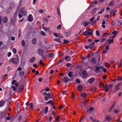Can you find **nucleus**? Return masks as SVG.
<instances>
[{"label": "nucleus", "mask_w": 122, "mask_h": 122, "mask_svg": "<svg viewBox=\"0 0 122 122\" xmlns=\"http://www.w3.org/2000/svg\"><path fill=\"white\" fill-rule=\"evenodd\" d=\"M16 58H13L9 60V63L12 62L13 64H18L19 63V59L18 55H16Z\"/></svg>", "instance_id": "1"}, {"label": "nucleus", "mask_w": 122, "mask_h": 122, "mask_svg": "<svg viewBox=\"0 0 122 122\" xmlns=\"http://www.w3.org/2000/svg\"><path fill=\"white\" fill-rule=\"evenodd\" d=\"M92 34V31H91V29H89L84 32V35L85 36H91Z\"/></svg>", "instance_id": "2"}, {"label": "nucleus", "mask_w": 122, "mask_h": 122, "mask_svg": "<svg viewBox=\"0 0 122 122\" xmlns=\"http://www.w3.org/2000/svg\"><path fill=\"white\" fill-rule=\"evenodd\" d=\"M121 85V83H118L115 87V90L114 92H116L118 90L120 89L119 86Z\"/></svg>", "instance_id": "3"}, {"label": "nucleus", "mask_w": 122, "mask_h": 122, "mask_svg": "<svg viewBox=\"0 0 122 122\" xmlns=\"http://www.w3.org/2000/svg\"><path fill=\"white\" fill-rule=\"evenodd\" d=\"M28 20L29 21L32 22L33 21V19L32 15L31 14L29 15L28 16Z\"/></svg>", "instance_id": "4"}, {"label": "nucleus", "mask_w": 122, "mask_h": 122, "mask_svg": "<svg viewBox=\"0 0 122 122\" xmlns=\"http://www.w3.org/2000/svg\"><path fill=\"white\" fill-rule=\"evenodd\" d=\"M53 34L54 36H56V37H58L60 38H62L63 37L59 33H54Z\"/></svg>", "instance_id": "5"}, {"label": "nucleus", "mask_w": 122, "mask_h": 122, "mask_svg": "<svg viewBox=\"0 0 122 122\" xmlns=\"http://www.w3.org/2000/svg\"><path fill=\"white\" fill-rule=\"evenodd\" d=\"M107 41H108L109 44H110L111 43H113V39L111 38H109L107 40Z\"/></svg>", "instance_id": "6"}, {"label": "nucleus", "mask_w": 122, "mask_h": 122, "mask_svg": "<svg viewBox=\"0 0 122 122\" xmlns=\"http://www.w3.org/2000/svg\"><path fill=\"white\" fill-rule=\"evenodd\" d=\"M12 84L13 85H14L16 87H17L18 85V83L16 82V81L15 80H13L12 81Z\"/></svg>", "instance_id": "7"}, {"label": "nucleus", "mask_w": 122, "mask_h": 122, "mask_svg": "<svg viewBox=\"0 0 122 122\" xmlns=\"http://www.w3.org/2000/svg\"><path fill=\"white\" fill-rule=\"evenodd\" d=\"M90 22H87L86 21H84L82 23L84 26H86L88 25V24L90 23Z\"/></svg>", "instance_id": "8"}, {"label": "nucleus", "mask_w": 122, "mask_h": 122, "mask_svg": "<svg viewBox=\"0 0 122 122\" xmlns=\"http://www.w3.org/2000/svg\"><path fill=\"white\" fill-rule=\"evenodd\" d=\"M38 53L40 55H42L43 54V51L41 49H40L38 50Z\"/></svg>", "instance_id": "9"}, {"label": "nucleus", "mask_w": 122, "mask_h": 122, "mask_svg": "<svg viewBox=\"0 0 122 122\" xmlns=\"http://www.w3.org/2000/svg\"><path fill=\"white\" fill-rule=\"evenodd\" d=\"M94 45V42H92L91 44L89 45V49H92V48L93 47Z\"/></svg>", "instance_id": "10"}, {"label": "nucleus", "mask_w": 122, "mask_h": 122, "mask_svg": "<svg viewBox=\"0 0 122 122\" xmlns=\"http://www.w3.org/2000/svg\"><path fill=\"white\" fill-rule=\"evenodd\" d=\"M83 88V86L81 85H79L77 87V89L79 91H81Z\"/></svg>", "instance_id": "11"}, {"label": "nucleus", "mask_w": 122, "mask_h": 122, "mask_svg": "<svg viewBox=\"0 0 122 122\" xmlns=\"http://www.w3.org/2000/svg\"><path fill=\"white\" fill-rule=\"evenodd\" d=\"M16 88L14 86H12L10 90V92L11 93V91L12 90H13L14 91H15L16 90Z\"/></svg>", "instance_id": "12"}, {"label": "nucleus", "mask_w": 122, "mask_h": 122, "mask_svg": "<svg viewBox=\"0 0 122 122\" xmlns=\"http://www.w3.org/2000/svg\"><path fill=\"white\" fill-rule=\"evenodd\" d=\"M81 95L83 97H85L87 96V94L83 92L81 93Z\"/></svg>", "instance_id": "13"}, {"label": "nucleus", "mask_w": 122, "mask_h": 122, "mask_svg": "<svg viewBox=\"0 0 122 122\" xmlns=\"http://www.w3.org/2000/svg\"><path fill=\"white\" fill-rule=\"evenodd\" d=\"M111 118L110 115L107 116L106 117V119L107 121H110L111 119Z\"/></svg>", "instance_id": "14"}, {"label": "nucleus", "mask_w": 122, "mask_h": 122, "mask_svg": "<svg viewBox=\"0 0 122 122\" xmlns=\"http://www.w3.org/2000/svg\"><path fill=\"white\" fill-rule=\"evenodd\" d=\"M71 59V57L70 56H66L65 58V59L67 61H69Z\"/></svg>", "instance_id": "15"}, {"label": "nucleus", "mask_w": 122, "mask_h": 122, "mask_svg": "<svg viewBox=\"0 0 122 122\" xmlns=\"http://www.w3.org/2000/svg\"><path fill=\"white\" fill-rule=\"evenodd\" d=\"M114 0H112L110 1L108 4V5L109 6L113 5Z\"/></svg>", "instance_id": "16"}, {"label": "nucleus", "mask_w": 122, "mask_h": 122, "mask_svg": "<svg viewBox=\"0 0 122 122\" xmlns=\"http://www.w3.org/2000/svg\"><path fill=\"white\" fill-rule=\"evenodd\" d=\"M3 21L4 23L7 22V18L6 17H5L3 19Z\"/></svg>", "instance_id": "17"}, {"label": "nucleus", "mask_w": 122, "mask_h": 122, "mask_svg": "<svg viewBox=\"0 0 122 122\" xmlns=\"http://www.w3.org/2000/svg\"><path fill=\"white\" fill-rule=\"evenodd\" d=\"M5 103V102L4 101H2L0 102V107L3 106Z\"/></svg>", "instance_id": "18"}, {"label": "nucleus", "mask_w": 122, "mask_h": 122, "mask_svg": "<svg viewBox=\"0 0 122 122\" xmlns=\"http://www.w3.org/2000/svg\"><path fill=\"white\" fill-rule=\"evenodd\" d=\"M92 62L94 63H96V59L95 57L93 58L91 60Z\"/></svg>", "instance_id": "19"}, {"label": "nucleus", "mask_w": 122, "mask_h": 122, "mask_svg": "<svg viewBox=\"0 0 122 122\" xmlns=\"http://www.w3.org/2000/svg\"><path fill=\"white\" fill-rule=\"evenodd\" d=\"M20 13L22 14L23 16H26L27 14V12L26 10L24 11L23 12Z\"/></svg>", "instance_id": "20"}, {"label": "nucleus", "mask_w": 122, "mask_h": 122, "mask_svg": "<svg viewBox=\"0 0 122 122\" xmlns=\"http://www.w3.org/2000/svg\"><path fill=\"white\" fill-rule=\"evenodd\" d=\"M36 42V38H34L32 41V43L33 44H35Z\"/></svg>", "instance_id": "21"}, {"label": "nucleus", "mask_w": 122, "mask_h": 122, "mask_svg": "<svg viewBox=\"0 0 122 122\" xmlns=\"http://www.w3.org/2000/svg\"><path fill=\"white\" fill-rule=\"evenodd\" d=\"M94 79L93 78H91L88 80V81L90 83H92L94 82Z\"/></svg>", "instance_id": "22"}, {"label": "nucleus", "mask_w": 122, "mask_h": 122, "mask_svg": "<svg viewBox=\"0 0 122 122\" xmlns=\"http://www.w3.org/2000/svg\"><path fill=\"white\" fill-rule=\"evenodd\" d=\"M35 59V57H33L30 59L29 61L30 62L32 63L34 61Z\"/></svg>", "instance_id": "23"}, {"label": "nucleus", "mask_w": 122, "mask_h": 122, "mask_svg": "<svg viewBox=\"0 0 122 122\" xmlns=\"http://www.w3.org/2000/svg\"><path fill=\"white\" fill-rule=\"evenodd\" d=\"M24 89V86H21L19 89V92H21Z\"/></svg>", "instance_id": "24"}, {"label": "nucleus", "mask_w": 122, "mask_h": 122, "mask_svg": "<svg viewBox=\"0 0 122 122\" xmlns=\"http://www.w3.org/2000/svg\"><path fill=\"white\" fill-rule=\"evenodd\" d=\"M69 80V78L66 77H65L64 78V81L65 82H67Z\"/></svg>", "instance_id": "25"}, {"label": "nucleus", "mask_w": 122, "mask_h": 122, "mask_svg": "<svg viewBox=\"0 0 122 122\" xmlns=\"http://www.w3.org/2000/svg\"><path fill=\"white\" fill-rule=\"evenodd\" d=\"M12 10V8L10 7L8 8L7 10V14H9V13L10 11Z\"/></svg>", "instance_id": "26"}, {"label": "nucleus", "mask_w": 122, "mask_h": 122, "mask_svg": "<svg viewBox=\"0 0 122 122\" xmlns=\"http://www.w3.org/2000/svg\"><path fill=\"white\" fill-rule=\"evenodd\" d=\"M42 27L43 29L46 31H48V30H49V28H47L43 26V24H42Z\"/></svg>", "instance_id": "27"}, {"label": "nucleus", "mask_w": 122, "mask_h": 122, "mask_svg": "<svg viewBox=\"0 0 122 122\" xmlns=\"http://www.w3.org/2000/svg\"><path fill=\"white\" fill-rule=\"evenodd\" d=\"M73 76V73L72 72H69L68 73V76L70 77H71Z\"/></svg>", "instance_id": "28"}, {"label": "nucleus", "mask_w": 122, "mask_h": 122, "mask_svg": "<svg viewBox=\"0 0 122 122\" xmlns=\"http://www.w3.org/2000/svg\"><path fill=\"white\" fill-rule=\"evenodd\" d=\"M97 10V9L94 8L91 11V13L92 14L94 13Z\"/></svg>", "instance_id": "29"}, {"label": "nucleus", "mask_w": 122, "mask_h": 122, "mask_svg": "<svg viewBox=\"0 0 122 122\" xmlns=\"http://www.w3.org/2000/svg\"><path fill=\"white\" fill-rule=\"evenodd\" d=\"M46 104H50L52 105H53L54 103L51 100L49 101H48L46 103Z\"/></svg>", "instance_id": "30"}, {"label": "nucleus", "mask_w": 122, "mask_h": 122, "mask_svg": "<svg viewBox=\"0 0 122 122\" xmlns=\"http://www.w3.org/2000/svg\"><path fill=\"white\" fill-rule=\"evenodd\" d=\"M105 10V9L104 8H103L100 11L98 12L99 14H101Z\"/></svg>", "instance_id": "31"}, {"label": "nucleus", "mask_w": 122, "mask_h": 122, "mask_svg": "<svg viewBox=\"0 0 122 122\" xmlns=\"http://www.w3.org/2000/svg\"><path fill=\"white\" fill-rule=\"evenodd\" d=\"M54 54L52 53H51L49 55V56L50 58H51L54 56Z\"/></svg>", "instance_id": "32"}, {"label": "nucleus", "mask_w": 122, "mask_h": 122, "mask_svg": "<svg viewBox=\"0 0 122 122\" xmlns=\"http://www.w3.org/2000/svg\"><path fill=\"white\" fill-rule=\"evenodd\" d=\"M64 60V58H62L60 61H59L58 62L57 64H58L61 63V62H63Z\"/></svg>", "instance_id": "33"}, {"label": "nucleus", "mask_w": 122, "mask_h": 122, "mask_svg": "<svg viewBox=\"0 0 122 122\" xmlns=\"http://www.w3.org/2000/svg\"><path fill=\"white\" fill-rule=\"evenodd\" d=\"M25 8L24 7H22L20 9V13L21 12H23L24 11H25Z\"/></svg>", "instance_id": "34"}, {"label": "nucleus", "mask_w": 122, "mask_h": 122, "mask_svg": "<svg viewBox=\"0 0 122 122\" xmlns=\"http://www.w3.org/2000/svg\"><path fill=\"white\" fill-rule=\"evenodd\" d=\"M105 65L107 67H109L110 66V65L109 63H105Z\"/></svg>", "instance_id": "35"}, {"label": "nucleus", "mask_w": 122, "mask_h": 122, "mask_svg": "<svg viewBox=\"0 0 122 122\" xmlns=\"http://www.w3.org/2000/svg\"><path fill=\"white\" fill-rule=\"evenodd\" d=\"M48 108L47 107H46L45 108V113L46 114L48 111Z\"/></svg>", "instance_id": "36"}, {"label": "nucleus", "mask_w": 122, "mask_h": 122, "mask_svg": "<svg viewBox=\"0 0 122 122\" xmlns=\"http://www.w3.org/2000/svg\"><path fill=\"white\" fill-rule=\"evenodd\" d=\"M12 51L15 54L16 53L17 51L15 48H14L12 49Z\"/></svg>", "instance_id": "37"}, {"label": "nucleus", "mask_w": 122, "mask_h": 122, "mask_svg": "<svg viewBox=\"0 0 122 122\" xmlns=\"http://www.w3.org/2000/svg\"><path fill=\"white\" fill-rule=\"evenodd\" d=\"M106 40V38H103L101 39H100V42H102Z\"/></svg>", "instance_id": "38"}, {"label": "nucleus", "mask_w": 122, "mask_h": 122, "mask_svg": "<svg viewBox=\"0 0 122 122\" xmlns=\"http://www.w3.org/2000/svg\"><path fill=\"white\" fill-rule=\"evenodd\" d=\"M60 116L58 115L56 117V120L57 122H59L60 121Z\"/></svg>", "instance_id": "39"}, {"label": "nucleus", "mask_w": 122, "mask_h": 122, "mask_svg": "<svg viewBox=\"0 0 122 122\" xmlns=\"http://www.w3.org/2000/svg\"><path fill=\"white\" fill-rule=\"evenodd\" d=\"M30 109H31L32 110H33V105L32 103H31L30 105Z\"/></svg>", "instance_id": "40"}, {"label": "nucleus", "mask_w": 122, "mask_h": 122, "mask_svg": "<svg viewBox=\"0 0 122 122\" xmlns=\"http://www.w3.org/2000/svg\"><path fill=\"white\" fill-rule=\"evenodd\" d=\"M41 34L43 36H45L46 35V34L45 32H44L43 31H41Z\"/></svg>", "instance_id": "41"}, {"label": "nucleus", "mask_w": 122, "mask_h": 122, "mask_svg": "<svg viewBox=\"0 0 122 122\" xmlns=\"http://www.w3.org/2000/svg\"><path fill=\"white\" fill-rule=\"evenodd\" d=\"M39 63L41 65H42L43 66H44L45 65V63H43L42 61L41 60L39 62Z\"/></svg>", "instance_id": "42"}, {"label": "nucleus", "mask_w": 122, "mask_h": 122, "mask_svg": "<svg viewBox=\"0 0 122 122\" xmlns=\"http://www.w3.org/2000/svg\"><path fill=\"white\" fill-rule=\"evenodd\" d=\"M45 90H46V92H48L49 91V89L47 87L45 89L43 90H42V92L43 91Z\"/></svg>", "instance_id": "43"}, {"label": "nucleus", "mask_w": 122, "mask_h": 122, "mask_svg": "<svg viewBox=\"0 0 122 122\" xmlns=\"http://www.w3.org/2000/svg\"><path fill=\"white\" fill-rule=\"evenodd\" d=\"M22 118L21 116V115H20L18 117V120L19 121H20L21 120V119Z\"/></svg>", "instance_id": "44"}, {"label": "nucleus", "mask_w": 122, "mask_h": 122, "mask_svg": "<svg viewBox=\"0 0 122 122\" xmlns=\"http://www.w3.org/2000/svg\"><path fill=\"white\" fill-rule=\"evenodd\" d=\"M96 35L97 36H100V33L98 31H96Z\"/></svg>", "instance_id": "45"}, {"label": "nucleus", "mask_w": 122, "mask_h": 122, "mask_svg": "<svg viewBox=\"0 0 122 122\" xmlns=\"http://www.w3.org/2000/svg\"><path fill=\"white\" fill-rule=\"evenodd\" d=\"M115 105V104H113V105H112V106H111L110 107V110H111L114 107Z\"/></svg>", "instance_id": "46"}, {"label": "nucleus", "mask_w": 122, "mask_h": 122, "mask_svg": "<svg viewBox=\"0 0 122 122\" xmlns=\"http://www.w3.org/2000/svg\"><path fill=\"white\" fill-rule=\"evenodd\" d=\"M102 85L104 88H105L107 87V84L106 83L105 84V85H104V84H102Z\"/></svg>", "instance_id": "47"}, {"label": "nucleus", "mask_w": 122, "mask_h": 122, "mask_svg": "<svg viewBox=\"0 0 122 122\" xmlns=\"http://www.w3.org/2000/svg\"><path fill=\"white\" fill-rule=\"evenodd\" d=\"M112 84H109L107 86V87H108V88H111L112 87Z\"/></svg>", "instance_id": "48"}, {"label": "nucleus", "mask_w": 122, "mask_h": 122, "mask_svg": "<svg viewBox=\"0 0 122 122\" xmlns=\"http://www.w3.org/2000/svg\"><path fill=\"white\" fill-rule=\"evenodd\" d=\"M69 41L66 39H64V43H68Z\"/></svg>", "instance_id": "49"}, {"label": "nucleus", "mask_w": 122, "mask_h": 122, "mask_svg": "<svg viewBox=\"0 0 122 122\" xmlns=\"http://www.w3.org/2000/svg\"><path fill=\"white\" fill-rule=\"evenodd\" d=\"M21 43L22 45L23 46H25V42L24 41V40L22 41H21Z\"/></svg>", "instance_id": "50"}, {"label": "nucleus", "mask_w": 122, "mask_h": 122, "mask_svg": "<svg viewBox=\"0 0 122 122\" xmlns=\"http://www.w3.org/2000/svg\"><path fill=\"white\" fill-rule=\"evenodd\" d=\"M86 71H84L82 72V74L83 75H85L86 73Z\"/></svg>", "instance_id": "51"}, {"label": "nucleus", "mask_w": 122, "mask_h": 122, "mask_svg": "<svg viewBox=\"0 0 122 122\" xmlns=\"http://www.w3.org/2000/svg\"><path fill=\"white\" fill-rule=\"evenodd\" d=\"M61 24L59 25L57 27V29H60L61 28Z\"/></svg>", "instance_id": "52"}, {"label": "nucleus", "mask_w": 122, "mask_h": 122, "mask_svg": "<svg viewBox=\"0 0 122 122\" xmlns=\"http://www.w3.org/2000/svg\"><path fill=\"white\" fill-rule=\"evenodd\" d=\"M54 40L56 42H59L60 41L59 40L58 38H55L54 39Z\"/></svg>", "instance_id": "53"}, {"label": "nucleus", "mask_w": 122, "mask_h": 122, "mask_svg": "<svg viewBox=\"0 0 122 122\" xmlns=\"http://www.w3.org/2000/svg\"><path fill=\"white\" fill-rule=\"evenodd\" d=\"M117 11V10H115L113 11V13H112V15L113 16L115 15V13Z\"/></svg>", "instance_id": "54"}, {"label": "nucleus", "mask_w": 122, "mask_h": 122, "mask_svg": "<svg viewBox=\"0 0 122 122\" xmlns=\"http://www.w3.org/2000/svg\"><path fill=\"white\" fill-rule=\"evenodd\" d=\"M11 53L10 52H9L8 54V57H10L11 55Z\"/></svg>", "instance_id": "55"}, {"label": "nucleus", "mask_w": 122, "mask_h": 122, "mask_svg": "<svg viewBox=\"0 0 122 122\" xmlns=\"http://www.w3.org/2000/svg\"><path fill=\"white\" fill-rule=\"evenodd\" d=\"M109 90V88L108 87H106L105 89V91L106 92H107L108 90Z\"/></svg>", "instance_id": "56"}, {"label": "nucleus", "mask_w": 122, "mask_h": 122, "mask_svg": "<svg viewBox=\"0 0 122 122\" xmlns=\"http://www.w3.org/2000/svg\"><path fill=\"white\" fill-rule=\"evenodd\" d=\"M76 82L77 83H80V80L78 79H76Z\"/></svg>", "instance_id": "57"}, {"label": "nucleus", "mask_w": 122, "mask_h": 122, "mask_svg": "<svg viewBox=\"0 0 122 122\" xmlns=\"http://www.w3.org/2000/svg\"><path fill=\"white\" fill-rule=\"evenodd\" d=\"M47 97H48L50 98L51 97V94L50 93H48L47 94Z\"/></svg>", "instance_id": "58"}, {"label": "nucleus", "mask_w": 122, "mask_h": 122, "mask_svg": "<svg viewBox=\"0 0 122 122\" xmlns=\"http://www.w3.org/2000/svg\"><path fill=\"white\" fill-rule=\"evenodd\" d=\"M100 68V67L98 66H96V70H97V71Z\"/></svg>", "instance_id": "59"}, {"label": "nucleus", "mask_w": 122, "mask_h": 122, "mask_svg": "<svg viewBox=\"0 0 122 122\" xmlns=\"http://www.w3.org/2000/svg\"><path fill=\"white\" fill-rule=\"evenodd\" d=\"M71 97L73 99H74L75 97V96L73 94H72L71 95Z\"/></svg>", "instance_id": "60"}, {"label": "nucleus", "mask_w": 122, "mask_h": 122, "mask_svg": "<svg viewBox=\"0 0 122 122\" xmlns=\"http://www.w3.org/2000/svg\"><path fill=\"white\" fill-rule=\"evenodd\" d=\"M38 81L40 82H41L42 81V79L41 78H40L38 79Z\"/></svg>", "instance_id": "61"}, {"label": "nucleus", "mask_w": 122, "mask_h": 122, "mask_svg": "<svg viewBox=\"0 0 122 122\" xmlns=\"http://www.w3.org/2000/svg\"><path fill=\"white\" fill-rule=\"evenodd\" d=\"M24 72L23 71H21L20 73V74L22 76H23L24 75Z\"/></svg>", "instance_id": "62"}, {"label": "nucleus", "mask_w": 122, "mask_h": 122, "mask_svg": "<svg viewBox=\"0 0 122 122\" xmlns=\"http://www.w3.org/2000/svg\"><path fill=\"white\" fill-rule=\"evenodd\" d=\"M71 65V63H67L66 66H69Z\"/></svg>", "instance_id": "63"}, {"label": "nucleus", "mask_w": 122, "mask_h": 122, "mask_svg": "<svg viewBox=\"0 0 122 122\" xmlns=\"http://www.w3.org/2000/svg\"><path fill=\"white\" fill-rule=\"evenodd\" d=\"M22 15L20 14H19L18 15V16L19 18H21L22 17Z\"/></svg>", "instance_id": "64"}]
</instances>
